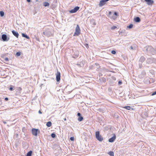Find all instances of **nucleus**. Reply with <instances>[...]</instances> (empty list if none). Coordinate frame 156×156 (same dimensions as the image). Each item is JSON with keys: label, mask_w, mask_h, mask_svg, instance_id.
Instances as JSON below:
<instances>
[{"label": "nucleus", "mask_w": 156, "mask_h": 156, "mask_svg": "<svg viewBox=\"0 0 156 156\" xmlns=\"http://www.w3.org/2000/svg\"><path fill=\"white\" fill-rule=\"evenodd\" d=\"M116 136L114 134L113 136L111 138H109L108 139V141L109 142L112 143L116 139Z\"/></svg>", "instance_id": "11"}, {"label": "nucleus", "mask_w": 156, "mask_h": 156, "mask_svg": "<svg viewBox=\"0 0 156 156\" xmlns=\"http://www.w3.org/2000/svg\"><path fill=\"white\" fill-rule=\"evenodd\" d=\"M154 61V58H150L147 59L146 62L147 63L150 64L152 63Z\"/></svg>", "instance_id": "10"}, {"label": "nucleus", "mask_w": 156, "mask_h": 156, "mask_svg": "<svg viewBox=\"0 0 156 156\" xmlns=\"http://www.w3.org/2000/svg\"><path fill=\"white\" fill-rule=\"evenodd\" d=\"M52 123L51 122L49 121L48 122L46 123V126L48 127H50L51 126Z\"/></svg>", "instance_id": "19"}, {"label": "nucleus", "mask_w": 156, "mask_h": 156, "mask_svg": "<svg viewBox=\"0 0 156 156\" xmlns=\"http://www.w3.org/2000/svg\"><path fill=\"white\" fill-rule=\"evenodd\" d=\"M130 48L131 50H134L135 49V48H134L133 46H131L130 47Z\"/></svg>", "instance_id": "32"}, {"label": "nucleus", "mask_w": 156, "mask_h": 156, "mask_svg": "<svg viewBox=\"0 0 156 156\" xmlns=\"http://www.w3.org/2000/svg\"><path fill=\"white\" fill-rule=\"evenodd\" d=\"M43 5L45 7L49 6V4L47 2H44L43 3Z\"/></svg>", "instance_id": "18"}, {"label": "nucleus", "mask_w": 156, "mask_h": 156, "mask_svg": "<svg viewBox=\"0 0 156 156\" xmlns=\"http://www.w3.org/2000/svg\"><path fill=\"white\" fill-rule=\"evenodd\" d=\"M39 130L37 129L33 128L32 129V133L33 135L37 136V132Z\"/></svg>", "instance_id": "8"}, {"label": "nucleus", "mask_w": 156, "mask_h": 156, "mask_svg": "<svg viewBox=\"0 0 156 156\" xmlns=\"http://www.w3.org/2000/svg\"><path fill=\"white\" fill-rule=\"evenodd\" d=\"M90 23L93 26H95L96 25V23L95 20L94 19H91L90 21Z\"/></svg>", "instance_id": "16"}, {"label": "nucleus", "mask_w": 156, "mask_h": 156, "mask_svg": "<svg viewBox=\"0 0 156 156\" xmlns=\"http://www.w3.org/2000/svg\"><path fill=\"white\" fill-rule=\"evenodd\" d=\"M5 59V61L7 62H8L9 61V58H6Z\"/></svg>", "instance_id": "39"}, {"label": "nucleus", "mask_w": 156, "mask_h": 156, "mask_svg": "<svg viewBox=\"0 0 156 156\" xmlns=\"http://www.w3.org/2000/svg\"><path fill=\"white\" fill-rule=\"evenodd\" d=\"M31 0H27V1L28 2H31Z\"/></svg>", "instance_id": "47"}, {"label": "nucleus", "mask_w": 156, "mask_h": 156, "mask_svg": "<svg viewBox=\"0 0 156 156\" xmlns=\"http://www.w3.org/2000/svg\"><path fill=\"white\" fill-rule=\"evenodd\" d=\"M154 50H155V51H156V48L155 49H154Z\"/></svg>", "instance_id": "54"}, {"label": "nucleus", "mask_w": 156, "mask_h": 156, "mask_svg": "<svg viewBox=\"0 0 156 156\" xmlns=\"http://www.w3.org/2000/svg\"><path fill=\"white\" fill-rule=\"evenodd\" d=\"M85 46L86 47V48H87L88 49L89 48V46H88V44H85Z\"/></svg>", "instance_id": "37"}, {"label": "nucleus", "mask_w": 156, "mask_h": 156, "mask_svg": "<svg viewBox=\"0 0 156 156\" xmlns=\"http://www.w3.org/2000/svg\"><path fill=\"white\" fill-rule=\"evenodd\" d=\"M156 94V91L154 92H153V93H152L151 94V95L152 96H153V95H155Z\"/></svg>", "instance_id": "38"}, {"label": "nucleus", "mask_w": 156, "mask_h": 156, "mask_svg": "<svg viewBox=\"0 0 156 156\" xmlns=\"http://www.w3.org/2000/svg\"><path fill=\"white\" fill-rule=\"evenodd\" d=\"M122 84V81H119V82H118V84L119 85H121Z\"/></svg>", "instance_id": "41"}, {"label": "nucleus", "mask_w": 156, "mask_h": 156, "mask_svg": "<svg viewBox=\"0 0 156 156\" xmlns=\"http://www.w3.org/2000/svg\"><path fill=\"white\" fill-rule=\"evenodd\" d=\"M111 53L114 55H115L116 54V51L115 50H112L111 51Z\"/></svg>", "instance_id": "33"}, {"label": "nucleus", "mask_w": 156, "mask_h": 156, "mask_svg": "<svg viewBox=\"0 0 156 156\" xmlns=\"http://www.w3.org/2000/svg\"><path fill=\"white\" fill-rule=\"evenodd\" d=\"M146 75V73L145 72V71H143L142 73H141V77H144L145 76V75Z\"/></svg>", "instance_id": "21"}, {"label": "nucleus", "mask_w": 156, "mask_h": 156, "mask_svg": "<svg viewBox=\"0 0 156 156\" xmlns=\"http://www.w3.org/2000/svg\"><path fill=\"white\" fill-rule=\"evenodd\" d=\"M4 123L5 124L6 123V122H4Z\"/></svg>", "instance_id": "51"}, {"label": "nucleus", "mask_w": 156, "mask_h": 156, "mask_svg": "<svg viewBox=\"0 0 156 156\" xmlns=\"http://www.w3.org/2000/svg\"><path fill=\"white\" fill-rule=\"evenodd\" d=\"M122 31H120V33H119V34H120V33H122Z\"/></svg>", "instance_id": "50"}, {"label": "nucleus", "mask_w": 156, "mask_h": 156, "mask_svg": "<svg viewBox=\"0 0 156 156\" xmlns=\"http://www.w3.org/2000/svg\"><path fill=\"white\" fill-rule=\"evenodd\" d=\"M2 104V99L1 98H0V105H1Z\"/></svg>", "instance_id": "44"}, {"label": "nucleus", "mask_w": 156, "mask_h": 156, "mask_svg": "<svg viewBox=\"0 0 156 156\" xmlns=\"http://www.w3.org/2000/svg\"><path fill=\"white\" fill-rule=\"evenodd\" d=\"M13 87H13V86L12 85H10V87L9 88V90L11 91L13 90Z\"/></svg>", "instance_id": "30"}, {"label": "nucleus", "mask_w": 156, "mask_h": 156, "mask_svg": "<svg viewBox=\"0 0 156 156\" xmlns=\"http://www.w3.org/2000/svg\"><path fill=\"white\" fill-rule=\"evenodd\" d=\"M111 13H112V12L111 11L109 12H108V15H111Z\"/></svg>", "instance_id": "46"}, {"label": "nucleus", "mask_w": 156, "mask_h": 156, "mask_svg": "<svg viewBox=\"0 0 156 156\" xmlns=\"http://www.w3.org/2000/svg\"><path fill=\"white\" fill-rule=\"evenodd\" d=\"M22 89L20 87H18L16 89V92L18 94H19L21 93V91Z\"/></svg>", "instance_id": "15"}, {"label": "nucleus", "mask_w": 156, "mask_h": 156, "mask_svg": "<svg viewBox=\"0 0 156 156\" xmlns=\"http://www.w3.org/2000/svg\"><path fill=\"white\" fill-rule=\"evenodd\" d=\"M117 28V27L116 26H113V27H112L111 28V29L112 30H114L116 28Z\"/></svg>", "instance_id": "35"}, {"label": "nucleus", "mask_w": 156, "mask_h": 156, "mask_svg": "<svg viewBox=\"0 0 156 156\" xmlns=\"http://www.w3.org/2000/svg\"><path fill=\"white\" fill-rule=\"evenodd\" d=\"M60 73L58 71L56 74V80L57 82H59L60 80Z\"/></svg>", "instance_id": "9"}, {"label": "nucleus", "mask_w": 156, "mask_h": 156, "mask_svg": "<svg viewBox=\"0 0 156 156\" xmlns=\"http://www.w3.org/2000/svg\"><path fill=\"white\" fill-rule=\"evenodd\" d=\"M18 136V134H17L16 135V137L17 138Z\"/></svg>", "instance_id": "48"}, {"label": "nucleus", "mask_w": 156, "mask_h": 156, "mask_svg": "<svg viewBox=\"0 0 156 156\" xmlns=\"http://www.w3.org/2000/svg\"><path fill=\"white\" fill-rule=\"evenodd\" d=\"M4 15V12L3 11H0V15L1 16L3 17Z\"/></svg>", "instance_id": "26"}, {"label": "nucleus", "mask_w": 156, "mask_h": 156, "mask_svg": "<svg viewBox=\"0 0 156 156\" xmlns=\"http://www.w3.org/2000/svg\"><path fill=\"white\" fill-rule=\"evenodd\" d=\"M80 33V30L78 25H77L76 28L75 32L73 36H78Z\"/></svg>", "instance_id": "4"}, {"label": "nucleus", "mask_w": 156, "mask_h": 156, "mask_svg": "<svg viewBox=\"0 0 156 156\" xmlns=\"http://www.w3.org/2000/svg\"><path fill=\"white\" fill-rule=\"evenodd\" d=\"M22 35L23 37L26 38L27 39H29L30 38L28 36H27L26 34L22 33Z\"/></svg>", "instance_id": "17"}, {"label": "nucleus", "mask_w": 156, "mask_h": 156, "mask_svg": "<svg viewBox=\"0 0 156 156\" xmlns=\"http://www.w3.org/2000/svg\"><path fill=\"white\" fill-rule=\"evenodd\" d=\"M38 113L40 114H42V112H41V111L40 110H39V111Z\"/></svg>", "instance_id": "43"}, {"label": "nucleus", "mask_w": 156, "mask_h": 156, "mask_svg": "<svg viewBox=\"0 0 156 156\" xmlns=\"http://www.w3.org/2000/svg\"><path fill=\"white\" fill-rule=\"evenodd\" d=\"M112 18L113 19H116L117 17H115V16H112Z\"/></svg>", "instance_id": "42"}, {"label": "nucleus", "mask_w": 156, "mask_h": 156, "mask_svg": "<svg viewBox=\"0 0 156 156\" xmlns=\"http://www.w3.org/2000/svg\"><path fill=\"white\" fill-rule=\"evenodd\" d=\"M32 153V151H30L27 153L26 156H31Z\"/></svg>", "instance_id": "20"}, {"label": "nucleus", "mask_w": 156, "mask_h": 156, "mask_svg": "<svg viewBox=\"0 0 156 156\" xmlns=\"http://www.w3.org/2000/svg\"><path fill=\"white\" fill-rule=\"evenodd\" d=\"M43 34L47 37H50L52 36V34L49 29H47L43 32Z\"/></svg>", "instance_id": "3"}, {"label": "nucleus", "mask_w": 156, "mask_h": 156, "mask_svg": "<svg viewBox=\"0 0 156 156\" xmlns=\"http://www.w3.org/2000/svg\"><path fill=\"white\" fill-rule=\"evenodd\" d=\"M5 101H7L8 100V98L7 97L5 98Z\"/></svg>", "instance_id": "45"}, {"label": "nucleus", "mask_w": 156, "mask_h": 156, "mask_svg": "<svg viewBox=\"0 0 156 156\" xmlns=\"http://www.w3.org/2000/svg\"><path fill=\"white\" fill-rule=\"evenodd\" d=\"M101 79H102V81L103 82L105 83L106 82V79L105 78H101Z\"/></svg>", "instance_id": "31"}, {"label": "nucleus", "mask_w": 156, "mask_h": 156, "mask_svg": "<svg viewBox=\"0 0 156 156\" xmlns=\"http://www.w3.org/2000/svg\"><path fill=\"white\" fill-rule=\"evenodd\" d=\"M144 49L147 51V54L149 55H154L156 54V51L151 46H146L144 48Z\"/></svg>", "instance_id": "1"}, {"label": "nucleus", "mask_w": 156, "mask_h": 156, "mask_svg": "<svg viewBox=\"0 0 156 156\" xmlns=\"http://www.w3.org/2000/svg\"><path fill=\"white\" fill-rule=\"evenodd\" d=\"M133 20L134 22L136 23H139L140 21V18L138 17H136L135 18H134Z\"/></svg>", "instance_id": "14"}, {"label": "nucleus", "mask_w": 156, "mask_h": 156, "mask_svg": "<svg viewBox=\"0 0 156 156\" xmlns=\"http://www.w3.org/2000/svg\"><path fill=\"white\" fill-rule=\"evenodd\" d=\"M70 139L71 140L73 141L74 140V137H71Z\"/></svg>", "instance_id": "36"}, {"label": "nucleus", "mask_w": 156, "mask_h": 156, "mask_svg": "<svg viewBox=\"0 0 156 156\" xmlns=\"http://www.w3.org/2000/svg\"><path fill=\"white\" fill-rule=\"evenodd\" d=\"M133 26V25L132 24H130L129 26H127V28L129 29L132 28Z\"/></svg>", "instance_id": "27"}, {"label": "nucleus", "mask_w": 156, "mask_h": 156, "mask_svg": "<svg viewBox=\"0 0 156 156\" xmlns=\"http://www.w3.org/2000/svg\"><path fill=\"white\" fill-rule=\"evenodd\" d=\"M83 118L82 116L79 117L78 118V120L79 121H81L83 120Z\"/></svg>", "instance_id": "24"}, {"label": "nucleus", "mask_w": 156, "mask_h": 156, "mask_svg": "<svg viewBox=\"0 0 156 156\" xmlns=\"http://www.w3.org/2000/svg\"><path fill=\"white\" fill-rule=\"evenodd\" d=\"M145 58L144 56H142L139 60V67L140 68H142V63L144 62L145 60Z\"/></svg>", "instance_id": "6"}, {"label": "nucleus", "mask_w": 156, "mask_h": 156, "mask_svg": "<svg viewBox=\"0 0 156 156\" xmlns=\"http://www.w3.org/2000/svg\"><path fill=\"white\" fill-rule=\"evenodd\" d=\"M63 120L64 121H65L66 120V118H65L63 119Z\"/></svg>", "instance_id": "49"}, {"label": "nucleus", "mask_w": 156, "mask_h": 156, "mask_svg": "<svg viewBox=\"0 0 156 156\" xmlns=\"http://www.w3.org/2000/svg\"><path fill=\"white\" fill-rule=\"evenodd\" d=\"M77 116L79 117L81 116V114L79 112L77 113Z\"/></svg>", "instance_id": "40"}, {"label": "nucleus", "mask_w": 156, "mask_h": 156, "mask_svg": "<svg viewBox=\"0 0 156 156\" xmlns=\"http://www.w3.org/2000/svg\"><path fill=\"white\" fill-rule=\"evenodd\" d=\"M100 76H102V74H100Z\"/></svg>", "instance_id": "52"}, {"label": "nucleus", "mask_w": 156, "mask_h": 156, "mask_svg": "<svg viewBox=\"0 0 156 156\" xmlns=\"http://www.w3.org/2000/svg\"><path fill=\"white\" fill-rule=\"evenodd\" d=\"M51 136L53 138H54L56 137V135L55 133H53L51 134Z\"/></svg>", "instance_id": "28"}, {"label": "nucleus", "mask_w": 156, "mask_h": 156, "mask_svg": "<svg viewBox=\"0 0 156 156\" xmlns=\"http://www.w3.org/2000/svg\"><path fill=\"white\" fill-rule=\"evenodd\" d=\"M114 15L115 16H118V13L116 12H114Z\"/></svg>", "instance_id": "34"}, {"label": "nucleus", "mask_w": 156, "mask_h": 156, "mask_svg": "<svg viewBox=\"0 0 156 156\" xmlns=\"http://www.w3.org/2000/svg\"><path fill=\"white\" fill-rule=\"evenodd\" d=\"M144 1L149 5H152L154 3V1L152 0H144Z\"/></svg>", "instance_id": "12"}, {"label": "nucleus", "mask_w": 156, "mask_h": 156, "mask_svg": "<svg viewBox=\"0 0 156 156\" xmlns=\"http://www.w3.org/2000/svg\"><path fill=\"white\" fill-rule=\"evenodd\" d=\"M100 76H102V74H100Z\"/></svg>", "instance_id": "53"}, {"label": "nucleus", "mask_w": 156, "mask_h": 156, "mask_svg": "<svg viewBox=\"0 0 156 156\" xmlns=\"http://www.w3.org/2000/svg\"><path fill=\"white\" fill-rule=\"evenodd\" d=\"M80 9V7L78 6L75 7L73 9L69 11L71 13H74L76 12Z\"/></svg>", "instance_id": "7"}, {"label": "nucleus", "mask_w": 156, "mask_h": 156, "mask_svg": "<svg viewBox=\"0 0 156 156\" xmlns=\"http://www.w3.org/2000/svg\"><path fill=\"white\" fill-rule=\"evenodd\" d=\"M2 39L3 41H7L9 40V36H7L5 34H3L2 35Z\"/></svg>", "instance_id": "5"}, {"label": "nucleus", "mask_w": 156, "mask_h": 156, "mask_svg": "<svg viewBox=\"0 0 156 156\" xmlns=\"http://www.w3.org/2000/svg\"><path fill=\"white\" fill-rule=\"evenodd\" d=\"M21 53L20 52H17L16 53V55L17 56H19L20 55Z\"/></svg>", "instance_id": "29"}, {"label": "nucleus", "mask_w": 156, "mask_h": 156, "mask_svg": "<svg viewBox=\"0 0 156 156\" xmlns=\"http://www.w3.org/2000/svg\"><path fill=\"white\" fill-rule=\"evenodd\" d=\"M12 34L16 38H18L19 36V34L18 32L15 30H13L12 31Z\"/></svg>", "instance_id": "13"}, {"label": "nucleus", "mask_w": 156, "mask_h": 156, "mask_svg": "<svg viewBox=\"0 0 156 156\" xmlns=\"http://www.w3.org/2000/svg\"><path fill=\"white\" fill-rule=\"evenodd\" d=\"M95 137L99 141H102L103 139L101 136L100 134V132L99 131L95 132Z\"/></svg>", "instance_id": "2"}, {"label": "nucleus", "mask_w": 156, "mask_h": 156, "mask_svg": "<svg viewBox=\"0 0 156 156\" xmlns=\"http://www.w3.org/2000/svg\"><path fill=\"white\" fill-rule=\"evenodd\" d=\"M108 154L111 156H114V152L112 151H110L108 153Z\"/></svg>", "instance_id": "22"}, {"label": "nucleus", "mask_w": 156, "mask_h": 156, "mask_svg": "<svg viewBox=\"0 0 156 156\" xmlns=\"http://www.w3.org/2000/svg\"><path fill=\"white\" fill-rule=\"evenodd\" d=\"M124 108L128 110H130L131 109V107L129 106L124 107Z\"/></svg>", "instance_id": "23"}, {"label": "nucleus", "mask_w": 156, "mask_h": 156, "mask_svg": "<svg viewBox=\"0 0 156 156\" xmlns=\"http://www.w3.org/2000/svg\"><path fill=\"white\" fill-rule=\"evenodd\" d=\"M75 57H74V58H77L79 56L78 51H76L75 52Z\"/></svg>", "instance_id": "25"}]
</instances>
